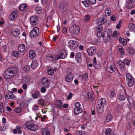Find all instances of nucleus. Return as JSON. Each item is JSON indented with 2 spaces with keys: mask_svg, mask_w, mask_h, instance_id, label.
Returning a JSON list of instances; mask_svg holds the SVG:
<instances>
[{
  "mask_svg": "<svg viewBox=\"0 0 135 135\" xmlns=\"http://www.w3.org/2000/svg\"><path fill=\"white\" fill-rule=\"evenodd\" d=\"M129 27L131 29H135V25L133 23H131L129 25Z\"/></svg>",
  "mask_w": 135,
  "mask_h": 135,
  "instance_id": "obj_48",
  "label": "nucleus"
},
{
  "mask_svg": "<svg viewBox=\"0 0 135 135\" xmlns=\"http://www.w3.org/2000/svg\"><path fill=\"white\" fill-rule=\"evenodd\" d=\"M63 32L64 33H65L67 32V30L66 27H64L62 29Z\"/></svg>",
  "mask_w": 135,
  "mask_h": 135,
  "instance_id": "obj_61",
  "label": "nucleus"
},
{
  "mask_svg": "<svg viewBox=\"0 0 135 135\" xmlns=\"http://www.w3.org/2000/svg\"><path fill=\"white\" fill-rule=\"evenodd\" d=\"M79 135H85V133L84 131H80L78 132Z\"/></svg>",
  "mask_w": 135,
  "mask_h": 135,
  "instance_id": "obj_60",
  "label": "nucleus"
},
{
  "mask_svg": "<svg viewBox=\"0 0 135 135\" xmlns=\"http://www.w3.org/2000/svg\"><path fill=\"white\" fill-rule=\"evenodd\" d=\"M62 104H63V103L60 100H56L55 103V107L61 109L62 108Z\"/></svg>",
  "mask_w": 135,
  "mask_h": 135,
  "instance_id": "obj_16",
  "label": "nucleus"
},
{
  "mask_svg": "<svg viewBox=\"0 0 135 135\" xmlns=\"http://www.w3.org/2000/svg\"><path fill=\"white\" fill-rule=\"evenodd\" d=\"M93 65L95 69H99L101 67L100 64L98 62H97L96 59L94 57L93 59Z\"/></svg>",
  "mask_w": 135,
  "mask_h": 135,
  "instance_id": "obj_15",
  "label": "nucleus"
},
{
  "mask_svg": "<svg viewBox=\"0 0 135 135\" xmlns=\"http://www.w3.org/2000/svg\"><path fill=\"white\" fill-rule=\"evenodd\" d=\"M29 56L31 59H33L35 56L36 54L35 52L32 50H30L29 51Z\"/></svg>",
  "mask_w": 135,
  "mask_h": 135,
  "instance_id": "obj_21",
  "label": "nucleus"
},
{
  "mask_svg": "<svg viewBox=\"0 0 135 135\" xmlns=\"http://www.w3.org/2000/svg\"><path fill=\"white\" fill-rule=\"evenodd\" d=\"M6 97L9 99H13L15 98V95L13 93H6Z\"/></svg>",
  "mask_w": 135,
  "mask_h": 135,
  "instance_id": "obj_33",
  "label": "nucleus"
},
{
  "mask_svg": "<svg viewBox=\"0 0 135 135\" xmlns=\"http://www.w3.org/2000/svg\"><path fill=\"white\" fill-rule=\"evenodd\" d=\"M18 52L17 51H14L12 53L13 56L15 57L17 56L18 55Z\"/></svg>",
  "mask_w": 135,
  "mask_h": 135,
  "instance_id": "obj_51",
  "label": "nucleus"
},
{
  "mask_svg": "<svg viewBox=\"0 0 135 135\" xmlns=\"http://www.w3.org/2000/svg\"><path fill=\"white\" fill-rule=\"evenodd\" d=\"M4 109L3 103H0V112L3 113L4 112Z\"/></svg>",
  "mask_w": 135,
  "mask_h": 135,
  "instance_id": "obj_43",
  "label": "nucleus"
},
{
  "mask_svg": "<svg viewBox=\"0 0 135 135\" xmlns=\"http://www.w3.org/2000/svg\"><path fill=\"white\" fill-rule=\"evenodd\" d=\"M30 80V77L28 76H26L23 78L22 81L24 83L26 84L28 83Z\"/></svg>",
  "mask_w": 135,
  "mask_h": 135,
  "instance_id": "obj_29",
  "label": "nucleus"
},
{
  "mask_svg": "<svg viewBox=\"0 0 135 135\" xmlns=\"http://www.w3.org/2000/svg\"><path fill=\"white\" fill-rule=\"evenodd\" d=\"M128 51L130 55H133L134 54L135 50L133 48L130 47L128 48Z\"/></svg>",
  "mask_w": 135,
  "mask_h": 135,
  "instance_id": "obj_35",
  "label": "nucleus"
},
{
  "mask_svg": "<svg viewBox=\"0 0 135 135\" xmlns=\"http://www.w3.org/2000/svg\"><path fill=\"white\" fill-rule=\"evenodd\" d=\"M30 68L28 65H26L23 68L24 70L25 71H27L29 70Z\"/></svg>",
  "mask_w": 135,
  "mask_h": 135,
  "instance_id": "obj_49",
  "label": "nucleus"
},
{
  "mask_svg": "<svg viewBox=\"0 0 135 135\" xmlns=\"http://www.w3.org/2000/svg\"><path fill=\"white\" fill-rule=\"evenodd\" d=\"M119 40L120 42L123 45H126L127 44V42L126 40L122 38H119Z\"/></svg>",
  "mask_w": 135,
  "mask_h": 135,
  "instance_id": "obj_38",
  "label": "nucleus"
},
{
  "mask_svg": "<svg viewBox=\"0 0 135 135\" xmlns=\"http://www.w3.org/2000/svg\"><path fill=\"white\" fill-rule=\"evenodd\" d=\"M75 106L76 107L75 108H81V105L80 103L78 102H77L75 104Z\"/></svg>",
  "mask_w": 135,
  "mask_h": 135,
  "instance_id": "obj_50",
  "label": "nucleus"
},
{
  "mask_svg": "<svg viewBox=\"0 0 135 135\" xmlns=\"http://www.w3.org/2000/svg\"><path fill=\"white\" fill-rule=\"evenodd\" d=\"M118 50L119 51L120 53L122 55H123L124 54V52L123 51V47L119 45L118 46Z\"/></svg>",
  "mask_w": 135,
  "mask_h": 135,
  "instance_id": "obj_40",
  "label": "nucleus"
},
{
  "mask_svg": "<svg viewBox=\"0 0 135 135\" xmlns=\"http://www.w3.org/2000/svg\"><path fill=\"white\" fill-rule=\"evenodd\" d=\"M89 2L92 4H94L96 3V0H89Z\"/></svg>",
  "mask_w": 135,
  "mask_h": 135,
  "instance_id": "obj_63",
  "label": "nucleus"
},
{
  "mask_svg": "<svg viewBox=\"0 0 135 135\" xmlns=\"http://www.w3.org/2000/svg\"><path fill=\"white\" fill-rule=\"evenodd\" d=\"M106 103V100L104 98H102L98 100L97 106V110L98 113L101 114L103 112L104 106Z\"/></svg>",
  "mask_w": 135,
  "mask_h": 135,
  "instance_id": "obj_3",
  "label": "nucleus"
},
{
  "mask_svg": "<svg viewBox=\"0 0 135 135\" xmlns=\"http://www.w3.org/2000/svg\"><path fill=\"white\" fill-rule=\"evenodd\" d=\"M126 78L128 86L129 87L133 86L134 84V81L131 75L129 73H127L126 75Z\"/></svg>",
  "mask_w": 135,
  "mask_h": 135,
  "instance_id": "obj_6",
  "label": "nucleus"
},
{
  "mask_svg": "<svg viewBox=\"0 0 135 135\" xmlns=\"http://www.w3.org/2000/svg\"><path fill=\"white\" fill-rule=\"evenodd\" d=\"M111 10L109 8H106L105 9V13L106 15L107 16H109L111 13Z\"/></svg>",
  "mask_w": 135,
  "mask_h": 135,
  "instance_id": "obj_28",
  "label": "nucleus"
},
{
  "mask_svg": "<svg viewBox=\"0 0 135 135\" xmlns=\"http://www.w3.org/2000/svg\"><path fill=\"white\" fill-rule=\"evenodd\" d=\"M38 62L37 61L34 60L32 61L31 67L33 69H35L38 66Z\"/></svg>",
  "mask_w": 135,
  "mask_h": 135,
  "instance_id": "obj_22",
  "label": "nucleus"
},
{
  "mask_svg": "<svg viewBox=\"0 0 135 135\" xmlns=\"http://www.w3.org/2000/svg\"><path fill=\"white\" fill-rule=\"evenodd\" d=\"M88 78V75L87 73L84 74L82 76V78L84 80H85Z\"/></svg>",
  "mask_w": 135,
  "mask_h": 135,
  "instance_id": "obj_54",
  "label": "nucleus"
},
{
  "mask_svg": "<svg viewBox=\"0 0 135 135\" xmlns=\"http://www.w3.org/2000/svg\"><path fill=\"white\" fill-rule=\"evenodd\" d=\"M109 32H105V33L102 35V37L103 40L105 43H107L110 40V36L111 35L112 32L110 30Z\"/></svg>",
  "mask_w": 135,
  "mask_h": 135,
  "instance_id": "obj_9",
  "label": "nucleus"
},
{
  "mask_svg": "<svg viewBox=\"0 0 135 135\" xmlns=\"http://www.w3.org/2000/svg\"><path fill=\"white\" fill-rule=\"evenodd\" d=\"M27 7V5L25 4H22L19 6V9L20 11H23L26 9Z\"/></svg>",
  "mask_w": 135,
  "mask_h": 135,
  "instance_id": "obj_32",
  "label": "nucleus"
},
{
  "mask_svg": "<svg viewBox=\"0 0 135 135\" xmlns=\"http://www.w3.org/2000/svg\"><path fill=\"white\" fill-rule=\"evenodd\" d=\"M18 71V69L16 67L9 68L5 71L3 74V77L7 79H10L15 76Z\"/></svg>",
  "mask_w": 135,
  "mask_h": 135,
  "instance_id": "obj_2",
  "label": "nucleus"
},
{
  "mask_svg": "<svg viewBox=\"0 0 135 135\" xmlns=\"http://www.w3.org/2000/svg\"><path fill=\"white\" fill-rule=\"evenodd\" d=\"M38 105H41L42 106H45L46 104V103L45 100L42 99H40L38 100Z\"/></svg>",
  "mask_w": 135,
  "mask_h": 135,
  "instance_id": "obj_36",
  "label": "nucleus"
},
{
  "mask_svg": "<svg viewBox=\"0 0 135 135\" xmlns=\"http://www.w3.org/2000/svg\"><path fill=\"white\" fill-rule=\"evenodd\" d=\"M126 127L128 130L129 129L131 128V125L129 123H127L126 124Z\"/></svg>",
  "mask_w": 135,
  "mask_h": 135,
  "instance_id": "obj_57",
  "label": "nucleus"
},
{
  "mask_svg": "<svg viewBox=\"0 0 135 135\" xmlns=\"http://www.w3.org/2000/svg\"><path fill=\"white\" fill-rule=\"evenodd\" d=\"M67 53L64 50H62L61 51V53L59 56L57 55L59 59H64L67 56Z\"/></svg>",
  "mask_w": 135,
  "mask_h": 135,
  "instance_id": "obj_19",
  "label": "nucleus"
},
{
  "mask_svg": "<svg viewBox=\"0 0 135 135\" xmlns=\"http://www.w3.org/2000/svg\"><path fill=\"white\" fill-rule=\"evenodd\" d=\"M82 111V109L81 108H75L74 111L75 114L76 115L80 113H81Z\"/></svg>",
  "mask_w": 135,
  "mask_h": 135,
  "instance_id": "obj_27",
  "label": "nucleus"
},
{
  "mask_svg": "<svg viewBox=\"0 0 135 135\" xmlns=\"http://www.w3.org/2000/svg\"><path fill=\"white\" fill-rule=\"evenodd\" d=\"M133 3L129 1H126V6L127 8L128 9L131 8L133 6Z\"/></svg>",
  "mask_w": 135,
  "mask_h": 135,
  "instance_id": "obj_30",
  "label": "nucleus"
},
{
  "mask_svg": "<svg viewBox=\"0 0 135 135\" xmlns=\"http://www.w3.org/2000/svg\"><path fill=\"white\" fill-rule=\"evenodd\" d=\"M41 82L44 86L46 88H48L49 87L50 83L48 79L47 78H43L42 79Z\"/></svg>",
  "mask_w": 135,
  "mask_h": 135,
  "instance_id": "obj_12",
  "label": "nucleus"
},
{
  "mask_svg": "<svg viewBox=\"0 0 135 135\" xmlns=\"http://www.w3.org/2000/svg\"><path fill=\"white\" fill-rule=\"evenodd\" d=\"M47 59L51 61H56L58 60L59 58L57 56H56L54 57L52 55H50L46 56Z\"/></svg>",
  "mask_w": 135,
  "mask_h": 135,
  "instance_id": "obj_18",
  "label": "nucleus"
},
{
  "mask_svg": "<svg viewBox=\"0 0 135 135\" xmlns=\"http://www.w3.org/2000/svg\"><path fill=\"white\" fill-rule=\"evenodd\" d=\"M88 99L91 100L93 101L94 98V93H88Z\"/></svg>",
  "mask_w": 135,
  "mask_h": 135,
  "instance_id": "obj_41",
  "label": "nucleus"
},
{
  "mask_svg": "<svg viewBox=\"0 0 135 135\" xmlns=\"http://www.w3.org/2000/svg\"><path fill=\"white\" fill-rule=\"evenodd\" d=\"M18 71V69L16 67L9 68L5 71L3 74V77L7 79H10L15 76Z\"/></svg>",
  "mask_w": 135,
  "mask_h": 135,
  "instance_id": "obj_1",
  "label": "nucleus"
},
{
  "mask_svg": "<svg viewBox=\"0 0 135 135\" xmlns=\"http://www.w3.org/2000/svg\"><path fill=\"white\" fill-rule=\"evenodd\" d=\"M68 45L71 49L75 50L78 47L79 44L77 41L70 40L68 42Z\"/></svg>",
  "mask_w": 135,
  "mask_h": 135,
  "instance_id": "obj_7",
  "label": "nucleus"
},
{
  "mask_svg": "<svg viewBox=\"0 0 135 135\" xmlns=\"http://www.w3.org/2000/svg\"><path fill=\"white\" fill-rule=\"evenodd\" d=\"M90 16L89 15H86L85 17V21L86 22L90 20Z\"/></svg>",
  "mask_w": 135,
  "mask_h": 135,
  "instance_id": "obj_47",
  "label": "nucleus"
},
{
  "mask_svg": "<svg viewBox=\"0 0 135 135\" xmlns=\"http://www.w3.org/2000/svg\"><path fill=\"white\" fill-rule=\"evenodd\" d=\"M47 73L50 75H53L54 73V70L52 68H50L48 70Z\"/></svg>",
  "mask_w": 135,
  "mask_h": 135,
  "instance_id": "obj_42",
  "label": "nucleus"
},
{
  "mask_svg": "<svg viewBox=\"0 0 135 135\" xmlns=\"http://www.w3.org/2000/svg\"><path fill=\"white\" fill-rule=\"evenodd\" d=\"M95 52L96 49L94 47H91L87 49V52L89 56H93L95 53Z\"/></svg>",
  "mask_w": 135,
  "mask_h": 135,
  "instance_id": "obj_10",
  "label": "nucleus"
},
{
  "mask_svg": "<svg viewBox=\"0 0 135 135\" xmlns=\"http://www.w3.org/2000/svg\"><path fill=\"white\" fill-rule=\"evenodd\" d=\"M125 93H119L118 95V99L120 101H123L125 99Z\"/></svg>",
  "mask_w": 135,
  "mask_h": 135,
  "instance_id": "obj_23",
  "label": "nucleus"
},
{
  "mask_svg": "<svg viewBox=\"0 0 135 135\" xmlns=\"http://www.w3.org/2000/svg\"><path fill=\"white\" fill-rule=\"evenodd\" d=\"M73 95L72 93H69V95L67 97V99L68 100H69L72 97V96Z\"/></svg>",
  "mask_w": 135,
  "mask_h": 135,
  "instance_id": "obj_64",
  "label": "nucleus"
},
{
  "mask_svg": "<svg viewBox=\"0 0 135 135\" xmlns=\"http://www.w3.org/2000/svg\"><path fill=\"white\" fill-rule=\"evenodd\" d=\"M110 19L112 21H115L116 18L114 15H112L110 17Z\"/></svg>",
  "mask_w": 135,
  "mask_h": 135,
  "instance_id": "obj_58",
  "label": "nucleus"
},
{
  "mask_svg": "<svg viewBox=\"0 0 135 135\" xmlns=\"http://www.w3.org/2000/svg\"><path fill=\"white\" fill-rule=\"evenodd\" d=\"M107 70L110 73H113L115 71V68L113 65H110L108 66Z\"/></svg>",
  "mask_w": 135,
  "mask_h": 135,
  "instance_id": "obj_25",
  "label": "nucleus"
},
{
  "mask_svg": "<svg viewBox=\"0 0 135 135\" xmlns=\"http://www.w3.org/2000/svg\"><path fill=\"white\" fill-rule=\"evenodd\" d=\"M73 79V77L72 73H69L66 75L65 80L67 82H70Z\"/></svg>",
  "mask_w": 135,
  "mask_h": 135,
  "instance_id": "obj_20",
  "label": "nucleus"
},
{
  "mask_svg": "<svg viewBox=\"0 0 135 135\" xmlns=\"http://www.w3.org/2000/svg\"><path fill=\"white\" fill-rule=\"evenodd\" d=\"M98 21L99 25H102L105 22L106 19L102 17H100L98 19Z\"/></svg>",
  "mask_w": 135,
  "mask_h": 135,
  "instance_id": "obj_31",
  "label": "nucleus"
},
{
  "mask_svg": "<svg viewBox=\"0 0 135 135\" xmlns=\"http://www.w3.org/2000/svg\"><path fill=\"white\" fill-rule=\"evenodd\" d=\"M42 135H50V130L48 128L44 129L42 131Z\"/></svg>",
  "mask_w": 135,
  "mask_h": 135,
  "instance_id": "obj_26",
  "label": "nucleus"
},
{
  "mask_svg": "<svg viewBox=\"0 0 135 135\" xmlns=\"http://www.w3.org/2000/svg\"><path fill=\"white\" fill-rule=\"evenodd\" d=\"M102 29L103 27L101 25L98 26L97 27V36L99 38L102 36Z\"/></svg>",
  "mask_w": 135,
  "mask_h": 135,
  "instance_id": "obj_14",
  "label": "nucleus"
},
{
  "mask_svg": "<svg viewBox=\"0 0 135 135\" xmlns=\"http://www.w3.org/2000/svg\"><path fill=\"white\" fill-rule=\"evenodd\" d=\"M16 129L17 130V131L18 132V133H22V132L20 131V130L21 129V127L18 126H17L16 127Z\"/></svg>",
  "mask_w": 135,
  "mask_h": 135,
  "instance_id": "obj_59",
  "label": "nucleus"
},
{
  "mask_svg": "<svg viewBox=\"0 0 135 135\" xmlns=\"http://www.w3.org/2000/svg\"><path fill=\"white\" fill-rule=\"evenodd\" d=\"M38 106L37 105H35L32 108L34 111H36L38 109Z\"/></svg>",
  "mask_w": 135,
  "mask_h": 135,
  "instance_id": "obj_55",
  "label": "nucleus"
},
{
  "mask_svg": "<svg viewBox=\"0 0 135 135\" xmlns=\"http://www.w3.org/2000/svg\"><path fill=\"white\" fill-rule=\"evenodd\" d=\"M18 14L16 10L12 12L10 14L9 16L10 20L13 21L18 16Z\"/></svg>",
  "mask_w": 135,
  "mask_h": 135,
  "instance_id": "obj_13",
  "label": "nucleus"
},
{
  "mask_svg": "<svg viewBox=\"0 0 135 135\" xmlns=\"http://www.w3.org/2000/svg\"><path fill=\"white\" fill-rule=\"evenodd\" d=\"M41 92L44 93L46 92V89L44 87H42L41 89Z\"/></svg>",
  "mask_w": 135,
  "mask_h": 135,
  "instance_id": "obj_62",
  "label": "nucleus"
},
{
  "mask_svg": "<svg viewBox=\"0 0 135 135\" xmlns=\"http://www.w3.org/2000/svg\"><path fill=\"white\" fill-rule=\"evenodd\" d=\"M15 112L17 113H19L22 111V109L20 108H17L14 109Z\"/></svg>",
  "mask_w": 135,
  "mask_h": 135,
  "instance_id": "obj_46",
  "label": "nucleus"
},
{
  "mask_svg": "<svg viewBox=\"0 0 135 135\" xmlns=\"http://www.w3.org/2000/svg\"><path fill=\"white\" fill-rule=\"evenodd\" d=\"M20 31L19 29L16 28L12 30L11 32L12 35L15 37L18 36L20 34Z\"/></svg>",
  "mask_w": 135,
  "mask_h": 135,
  "instance_id": "obj_17",
  "label": "nucleus"
},
{
  "mask_svg": "<svg viewBox=\"0 0 135 135\" xmlns=\"http://www.w3.org/2000/svg\"><path fill=\"white\" fill-rule=\"evenodd\" d=\"M25 125L26 128L30 131H34L38 129V126L31 121H26Z\"/></svg>",
  "mask_w": 135,
  "mask_h": 135,
  "instance_id": "obj_4",
  "label": "nucleus"
},
{
  "mask_svg": "<svg viewBox=\"0 0 135 135\" xmlns=\"http://www.w3.org/2000/svg\"><path fill=\"white\" fill-rule=\"evenodd\" d=\"M112 118V115L110 114H108L106 116L105 120L107 122H109L111 120Z\"/></svg>",
  "mask_w": 135,
  "mask_h": 135,
  "instance_id": "obj_37",
  "label": "nucleus"
},
{
  "mask_svg": "<svg viewBox=\"0 0 135 135\" xmlns=\"http://www.w3.org/2000/svg\"><path fill=\"white\" fill-rule=\"evenodd\" d=\"M35 10L38 13H41V8L40 7H37L36 8Z\"/></svg>",
  "mask_w": 135,
  "mask_h": 135,
  "instance_id": "obj_53",
  "label": "nucleus"
},
{
  "mask_svg": "<svg viewBox=\"0 0 135 135\" xmlns=\"http://www.w3.org/2000/svg\"><path fill=\"white\" fill-rule=\"evenodd\" d=\"M81 3L86 7H88L89 6V1L88 0H86L84 1H82Z\"/></svg>",
  "mask_w": 135,
  "mask_h": 135,
  "instance_id": "obj_39",
  "label": "nucleus"
},
{
  "mask_svg": "<svg viewBox=\"0 0 135 135\" xmlns=\"http://www.w3.org/2000/svg\"><path fill=\"white\" fill-rule=\"evenodd\" d=\"M37 16H33L30 17V22L31 25L35 26L37 24Z\"/></svg>",
  "mask_w": 135,
  "mask_h": 135,
  "instance_id": "obj_11",
  "label": "nucleus"
},
{
  "mask_svg": "<svg viewBox=\"0 0 135 135\" xmlns=\"http://www.w3.org/2000/svg\"><path fill=\"white\" fill-rule=\"evenodd\" d=\"M81 54L80 52H78L76 54L75 56V58L77 61L79 62V61L81 57Z\"/></svg>",
  "mask_w": 135,
  "mask_h": 135,
  "instance_id": "obj_34",
  "label": "nucleus"
},
{
  "mask_svg": "<svg viewBox=\"0 0 135 135\" xmlns=\"http://www.w3.org/2000/svg\"><path fill=\"white\" fill-rule=\"evenodd\" d=\"M18 50L20 52H24L25 50V45L23 44L20 45L18 47Z\"/></svg>",
  "mask_w": 135,
  "mask_h": 135,
  "instance_id": "obj_24",
  "label": "nucleus"
},
{
  "mask_svg": "<svg viewBox=\"0 0 135 135\" xmlns=\"http://www.w3.org/2000/svg\"><path fill=\"white\" fill-rule=\"evenodd\" d=\"M40 93H33L32 94V96L34 99L37 98L39 95Z\"/></svg>",
  "mask_w": 135,
  "mask_h": 135,
  "instance_id": "obj_52",
  "label": "nucleus"
},
{
  "mask_svg": "<svg viewBox=\"0 0 135 135\" xmlns=\"http://www.w3.org/2000/svg\"><path fill=\"white\" fill-rule=\"evenodd\" d=\"M121 20H119L118 22V24L116 26L117 29H118L120 28L121 26Z\"/></svg>",
  "mask_w": 135,
  "mask_h": 135,
  "instance_id": "obj_56",
  "label": "nucleus"
},
{
  "mask_svg": "<svg viewBox=\"0 0 135 135\" xmlns=\"http://www.w3.org/2000/svg\"><path fill=\"white\" fill-rule=\"evenodd\" d=\"M39 33V29L37 27H34L31 31L30 35L31 37H36L38 36Z\"/></svg>",
  "mask_w": 135,
  "mask_h": 135,
  "instance_id": "obj_8",
  "label": "nucleus"
},
{
  "mask_svg": "<svg viewBox=\"0 0 135 135\" xmlns=\"http://www.w3.org/2000/svg\"><path fill=\"white\" fill-rule=\"evenodd\" d=\"M80 31V27L78 25H76L71 26L69 28V32L72 35H78Z\"/></svg>",
  "mask_w": 135,
  "mask_h": 135,
  "instance_id": "obj_5",
  "label": "nucleus"
},
{
  "mask_svg": "<svg viewBox=\"0 0 135 135\" xmlns=\"http://www.w3.org/2000/svg\"><path fill=\"white\" fill-rule=\"evenodd\" d=\"M131 61L130 60H129L127 59H125L124 60L123 62L121 63L122 64L124 63L126 64L127 65H129Z\"/></svg>",
  "mask_w": 135,
  "mask_h": 135,
  "instance_id": "obj_44",
  "label": "nucleus"
},
{
  "mask_svg": "<svg viewBox=\"0 0 135 135\" xmlns=\"http://www.w3.org/2000/svg\"><path fill=\"white\" fill-rule=\"evenodd\" d=\"M111 129L110 128H108L105 131V133L106 135H110Z\"/></svg>",
  "mask_w": 135,
  "mask_h": 135,
  "instance_id": "obj_45",
  "label": "nucleus"
}]
</instances>
